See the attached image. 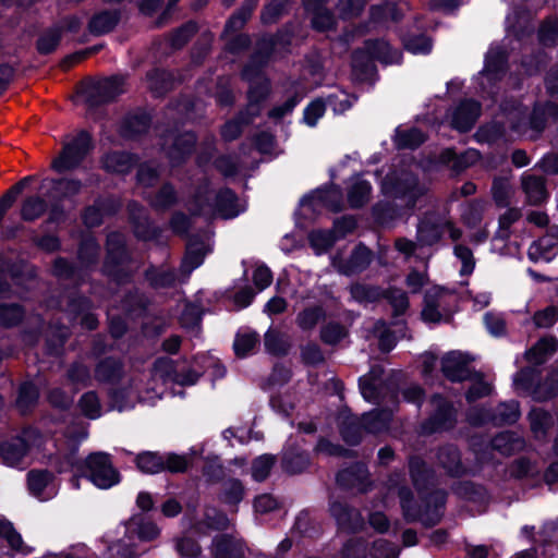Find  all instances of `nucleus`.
Listing matches in <instances>:
<instances>
[{
    "mask_svg": "<svg viewBox=\"0 0 558 558\" xmlns=\"http://www.w3.org/2000/svg\"><path fill=\"white\" fill-rule=\"evenodd\" d=\"M453 254L461 263L460 275L470 276L474 271L476 265L472 250L466 245L457 244L453 247Z\"/></svg>",
    "mask_w": 558,
    "mask_h": 558,
    "instance_id": "48",
    "label": "nucleus"
},
{
    "mask_svg": "<svg viewBox=\"0 0 558 558\" xmlns=\"http://www.w3.org/2000/svg\"><path fill=\"white\" fill-rule=\"evenodd\" d=\"M274 464L275 458L272 456L264 454L256 458L252 464V476L258 482L266 480Z\"/></svg>",
    "mask_w": 558,
    "mask_h": 558,
    "instance_id": "58",
    "label": "nucleus"
},
{
    "mask_svg": "<svg viewBox=\"0 0 558 558\" xmlns=\"http://www.w3.org/2000/svg\"><path fill=\"white\" fill-rule=\"evenodd\" d=\"M47 209V204L45 199L40 196H29L27 197L21 208V216L26 221H33L39 218Z\"/></svg>",
    "mask_w": 558,
    "mask_h": 558,
    "instance_id": "43",
    "label": "nucleus"
},
{
    "mask_svg": "<svg viewBox=\"0 0 558 558\" xmlns=\"http://www.w3.org/2000/svg\"><path fill=\"white\" fill-rule=\"evenodd\" d=\"M120 207V203L114 199L105 202L97 201L93 206L86 208L83 220L87 227H97L102 222L105 214H113Z\"/></svg>",
    "mask_w": 558,
    "mask_h": 558,
    "instance_id": "24",
    "label": "nucleus"
},
{
    "mask_svg": "<svg viewBox=\"0 0 558 558\" xmlns=\"http://www.w3.org/2000/svg\"><path fill=\"white\" fill-rule=\"evenodd\" d=\"M558 348V341L554 337H544L539 339L529 351L525 357L530 363L542 364L554 354Z\"/></svg>",
    "mask_w": 558,
    "mask_h": 558,
    "instance_id": "28",
    "label": "nucleus"
},
{
    "mask_svg": "<svg viewBox=\"0 0 558 558\" xmlns=\"http://www.w3.org/2000/svg\"><path fill=\"white\" fill-rule=\"evenodd\" d=\"M558 254L557 241H554L553 236H542L537 241L533 242L529 247V258L535 263L537 262H550Z\"/></svg>",
    "mask_w": 558,
    "mask_h": 558,
    "instance_id": "22",
    "label": "nucleus"
},
{
    "mask_svg": "<svg viewBox=\"0 0 558 558\" xmlns=\"http://www.w3.org/2000/svg\"><path fill=\"white\" fill-rule=\"evenodd\" d=\"M122 365L113 359L101 361L95 369V377L98 381L110 383L118 379L121 375Z\"/></svg>",
    "mask_w": 558,
    "mask_h": 558,
    "instance_id": "39",
    "label": "nucleus"
},
{
    "mask_svg": "<svg viewBox=\"0 0 558 558\" xmlns=\"http://www.w3.org/2000/svg\"><path fill=\"white\" fill-rule=\"evenodd\" d=\"M196 137L193 133H184L178 136L173 146L169 149L168 155L171 160L177 161L185 155L191 154L195 145Z\"/></svg>",
    "mask_w": 558,
    "mask_h": 558,
    "instance_id": "41",
    "label": "nucleus"
},
{
    "mask_svg": "<svg viewBox=\"0 0 558 558\" xmlns=\"http://www.w3.org/2000/svg\"><path fill=\"white\" fill-rule=\"evenodd\" d=\"M208 252L207 245L201 240H190L186 245V252L180 266L181 281H185L191 272L203 264L204 257Z\"/></svg>",
    "mask_w": 558,
    "mask_h": 558,
    "instance_id": "18",
    "label": "nucleus"
},
{
    "mask_svg": "<svg viewBox=\"0 0 558 558\" xmlns=\"http://www.w3.org/2000/svg\"><path fill=\"white\" fill-rule=\"evenodd\" d=\"M51 480L52 475L48 471H31L27 476L29 490L39 496Z\"/></svg>",
    "mask_w": 558,
    "mask_h": 558,
    "instance_id": "59",
    "label": "nucleus"
},
{
    "mask_svg": "<svg viewBox=\"0 0 558 558\" xmlns=\"http://www.w3.org/2000/svg\"><path fill=\"white\" fill-rule=\"evenodd\" d=\"M150 119L146 114L133 116L125 120L123 133L126 136H135L146 132L149 128Z\"/></svg>",
    "mask_w": 558,
    "mask_h": 558,
    "instance_id": "60",
    "label": "nucleus"
},
{
    "mask_svg": "<svg viewBox=\"0 0 558 558\" xmlns=\"http://www.w3.org/2000/svg\"><path fill=\"white\" fill-rule=\"evenodd\" d=\"M93 149L90 135L80 131L76 135H68L62 141L60 154L52 160L51 168L58 173L77 168Z\"/></svg>",
    "mask_w": 558,
    "mask_h": 558,
    "instance_id": "4",
    "label": "nucleus"
},
{
    "mask_svg": "<svg viewBox=\"0 0 558 558\" xmlns=\"http://www.w3.org/2000/svg\"><path fill=\"white\" fill-rule=\"evenodd\" d=\"M433 411L429 417L422 424L424 434H433L448 430L457 423V411L452 403L439 395L430 399Z\"/></svg>",
    "mask_w": 558,
    "mask_h": 558,
    "instance_id": "6",
    "label": "nucleus"
},
{
    "mask_svg": "<svg viewBox=\"0 0 558 558\" xmlns=\"http://www.w3.org/2000/svg\"><path fill=\"white\" fill-rule=\"evenodd\" d=\"M519 404L510 401L499 404L495 414L482 409H471L468 413V421L472 425H481L488 421L496 424H512L519 418Z\"/></svg>",
    "mask_w": 558,
    "mask_h": 558,
    "instance_id": "9",
    "label": "nucleus"
},
{
    "mask_svg": "<svg viewBox=\"0 0 558 558\" xmlns=\"http://www.w3.org/2000/svg\"><path fill=\"white\" fill-rule=\"evenodd\" d=\"M349 291L352 299L359 303H373L384 296V290L380 287L361 282L352 283Z\"/></svg>",
    "mask_w": 558,
    "mask_h": 558,
    "instance_id": "31",
    "label": "nucleus"
},
{
    "mask_svg": "<svg viewBox=\"0 0 558 558\" xmlns=\"http://www.w3.org/2000/svg\"><path fill=\"white\" fill-rule=\"evenodd\" d=\"M492 447L505 456H510L521 447V440L514 438L511 433H500L493 438Z\"/></svg>",
    "mask_w": 558,
    "mask_h": 558,
    "instance_id": "49",
    "label": "nucleus"
},
{
    "mask_svg": "<svg viewBox=\"0 0 558 558\" xmlns=\"http://www.w3.org/2000/svg\"><path fill=\"white\" fill-rule=\"evenodd\" d=\"M383 369L379 367L373 368L368 375L364 376L360 381V387L363 397L368 401H376L378 390L380 387L379 377Z\"/></svg>",
    "mask_w": 558,
    "mask_h": 558,
    "instance_id": "40",
    "label": "nucleus"
},
{
    "mask_svg": "<svg viewBox=\"0 0 558 558\" xmlns=\"http://www.w3.org/2000/svg\"><path fill=\"white\" fill-rule=\"evenodd\" d=\"M409 469L413 484L421 495L422 505L414 501L413 494L409 488L399 487L397 494L400 498L403 517L408 522L420 521L425 526H434L442 518L446 493L434 490L427 496L422 495L421 490L426 487L430 477L429 471L422 459L412 457L409 461Z\"/></svg>",
    "mask_w": 558,
    "mask_h": 558,
    "instance_id": "1",
    "label": "nucleus"
},
{
    "mask_svg": "<svg viewBox=\"0 0 558 558\" xmlns=\"http://www.w3.org/2000/svg\"><path fill=\"white\" fill-rule=\"evenodd\" d=\"M242 75L250 82L248 105L246 111L250 116L256 117L260 112V101H263L269 94V81L263 75L254 74L251 65L245 66Z\"/></svg>",
    "mask_w": 558,
    "mask_h": 558,
    "instance_id": "12",
    "label": "nucleus"
},
{
    "mask_svg": "<svg viewBox=\"0 0 558 558\" xmlns=\"http://www.w3.org/2000/svg\"><path fill=\"white\" fill-rule=\"evenodd\" d=\"M457 304L458 296L454 292L433 287L425 292L422 318L429 323L447 322L456 311Z\"/></svg>",
    "mask_w": 558,
    "mask_h": 558,
    "instance_id": "5",
    "label": "nucleus"
},
{
    "mask_svg": "<svg viewBox=\"0 0 558 558\" xmlns=\"http://www.w3.org/2000/svg\"><path fill=\"white\" fill-rule=\"evenodd\" d=\"M177 202V195L171 185H163L159 192L149 199L150 205L156 209H166Z\"/></svg>",
    "mask_w": 558,
    "mask_h": 558,
    "instance_id": "62",
    "label": "nucleus"
},
{
    "mask_svg": "<svg viewBox=\"0 0 558 558\" xmlns=\"http://www.w3.org/2000/svg\"><path fill=\"white\" fill-rule=\"evenodd\" d=\"M146 278L154 288L172 287L177 281L172 269L151 268L146 271Z\"/></svg>",
    "mask_w": 558,
    "mask_h": 558,
    "instance_id": "46",
    "label": "nucleus"
},
{
    "mask_svg": "<svg viewBox=\"0 0 558 558\" xmlns=\"http://www.w3.org/2000/svg\"><path fill=\"white\" fill-rule=\"evenodd\" d=\"M330 513L336 519L339 527L347 532H356L364 525V519L360 511L340 501H333L330 505Z\"/></svg>",
    "mask_w": 558,
    "mask_h": 558,
    "instance_id": "15",
    "label": "nucleus"
},
{
    "mask_svg": "<svg viewBox=\"0 0 558 558\" xmlns=\"http://www.w3.org/2000/svg\"><path fill=\"white\" fill-rule=\"evenodd\" d=\"M108 256L105 262V272L117 281H122L120 271L116 269L118 266H123L126 260L124 250V238L120 233H111L107 239Z\"/></svg>",
    "mask_w": 558,
    "mask_h": 558,
    "instance_id": "13",
    "label": "nucleus"
},
{
    "mask_svg": "<svg viewBox=\"0 0 558 558\" xmlns=\"http://www.w3.org/2000/svg\"><path fill=\"white\" fill-rule=\"evenodd\" d=\"M213 558H245L244 543L230 535H218L210 546Z\"/></svg>",
    "mask_w": 558,
    "mask_h": 558,
    "instance_id": "16",
    "label": "nucleus"
},
{
    "mask_svg": "<svg viewBox=\"0 0 558 558\" xmlns=\"http://www.w3.org/2000/svg\"><path fill=\"white\" fill-rule=\"evenodd\" d=\"M389 304L392 306L395 315H402L409 307V298L408 294L398 288H390L388 290H384V296Z\"/></svg>",
    "mask_w": 558,
    "mask_h": 558,
    "instance_id": "50",
    "label": "nucleus"
},
{
    "mask_svg": "<svg viewBox=\"0 0 558 558\" xmlns=\"http://www.w3.org/2000/svg\"><path fill=\"white\" fill-rule=\"evenodd\" d=\"M392 418V411L376 409L362 416L361 427L367 433L378 434L388 429Z\"/></svg>",
    "mask_w": 558,
    "mask_h": 558,
    "instance_id": "23",
    "label": "nucleus"
},
{
    "mask_svg": "<svg viewBox=\"0 0 558 558\" xmlns=\"http://www.w3.org/2000/svg\"><path fill=\"white\" fill-rule=\"evenodd\" d=\"M259 343L256 332L238 333L233 343L234 352L238 357H245L252 353Z\"/></svg>",
    "mask_w": 558,
    "mask_h": 558,
    "instance_id": "45",
    "label": "nucleus"
},
{
    "mask_svg": "<svg viewBox=\"0 0 558 558\" xmlns=\"http://www.w3.org/2000/svg\"><path fill=\"white\" fill-rule=\"evenodd\" d=\"M481 113V105L474 100L462 101L453 111L451 124L454 129L469 131Z\"/></svg>",
    "mask_w": 558,
    "mask_h": 558,
    "instance_id": "20",
    "label": "nucleus"
},
{
    "mask_svg": "<svg viewBox=\"0 0 558 558\" xmlns=\"http://www.w3.org/2000/svg\"><path fill=\"white\" fill-rule=\"evenodd\" d=\"M364 58L378 60L383 63H396L400 60V53L395 50L390 45L383 40H367L365 41L364 48L355 50L352 54V64L356 68Z\"/></svg>",
    "mask_w": 558,
    "mask_h": 558,
    "instance_id": "10",
    "label": "nucleus"
},
{
    "mask_svg": "<svg viewBox=\"0 0 558 558\" xmlns=\"http://www.w3.org/2000/svg\"><path fill=\"white\" fill-rule=\"evenodd\" d=\"M506 120L511 131L524 134L530 128L536 134L543 132L548 122L558 121V105L553 102L536 104L527 121V110L518 101L502 106Z\"/></svg>",
    "mask_w": 558,
    "mask_h": 558,
    "instance_id": "2",
    "label": "nucleus"
},
{
    "mask_svg": "<svg viewBox=\"0 0 558 558\" xmlns=\"http://www.w3.org/2000/svg\"><path fill=\"white\" fill-rule=\"evenodd\" d=\"M257 2L258 0H246L242 8L226 23L225 34L227 35L241 29L251 17L252 12L257 5Z\"/></svg>",
    "mask_w": 558,
    "mask_h": 558,
    "instance_id": "35",
    "label": "nucleus"
},
{
    "mask_svg": "<svg viewBox=\"0 0 558 558\" xmlns=\"http://www.w3.org/2000/svg\"><path fill=\"white\" fill-rule=\"evenodd\" d=\"M135 462L137 468L144 473L156 474L165 471L163 457L157 452H142L137 454Z\"/></svg>",
    "mask_w": 558,
    "mask_h": 558,
    "instance_id": "36",
    "label": "nucleus"
},
{
    "mask_svg": "<svg viewBox=\"0 0 558 558\" xmlns=\"http://www.w3.org/2000/svg\"><path fill=\"white\" fill-rule=\"evenodd\" d=\"M308 241L316 254H322L332 246L336 238L331 231L314 230L308 234Z\"/></svg>",
    "mask_w": 558,
    "mask_h": 558,
    "instance_id": "53",
    "label": "nucleus"
},
{
    "mask_svg": "<svg viewBox=\"0 0 558 558\" xmlns=\"http://www.w3.org/2000/svg\"><path fill=\"white\" fill-rule=\"evenodd\" d=\"M130 217L134 223V231L136 236L143 240L153 239L156 235V230L150 227L144 208L137 203L129 204Z\"/></svg>",
    "mask_w": 558,
    "mask_h": 558,
    "instance_id": "27",
    "label": "nucleus"
},
{
    "mask_svg": "<svg viewBox=\"0 0 558 558\" xmlns=\"http://www.w3.org/2000/svg\"><path fill=\"white\" fill-rule=\"evenodd\" d=\"M174 542L177 551L183 558H198L202 554V547L192 537L182 536Z\"/></svg>",
    "mask_w": 558,
    "mask_h": 558,
    "instance_id": "57",
    "label": "nucleus"
},
{
    "mask_svg": "<svg viewBox=\"0 0 558 558\" xmlns=\"http://www.w3.org/2000/svg\"><path fill=\"white\" fill-rule=\"evenodd\" d=\"M254 117L242 113L238 120H231L225 123L221 129V136L225 141H233L242 133V124H248Z\"/></svg>",
    "mask_w": 558,
    "mask_h": 558,
    "instance_id": "56",
    "label": "nucleus"
},
{
    "mask_svg": "<svg viewBox=\"0 0 558 558\" xmlns=\"http://www.w3.org/2000/svg\"><path fill=\"white\" fill-rule=\"evenodd\" d=\"M306 10L313 11L312 24L318 31H328L335 25L333 15L326 9L322 8L325 0H303Z\"/></svg>",
    "mask_w": 558,
    "mask_h": 558,
    "instance_id": "25",
    "label": "nucleus"
},
{
    "mask_svg": "<svg viewBox=\"0 0 558 558\" xmlns=\"http://www.w3.org/2000/svg\"><path fill=\"white\" fill-rule=\"evenodd\" d=\"M122 93H124V77L112 76L88 85L84 96L88 106L97 107L112 101Z\"/></svg>",
    "mask_w": 558,
    "mask_h": 558,
    "instance_id": "7",
    "label": "nucleus"
},
{
    "mask_svg": "<svg viewBox=\"0 0 558 558\" xmlns=\"http://www.w3.org/2000/svg\"><path fill=\"white\" fill-rule=\"evenodd\" d=\"M530 425L535 437H544L553 425L550 413L543 409H533L529 414Z\"/></svg>",
    "mask_w": 558,
    "mask_h": 558,
    "instance_id": "38",
    "label": "nucleus"
},
{
    "mask_svg": "<svg viewBox=\"0 0 558 558\" xmlns=\"http://www.w3.org/2000/svg\"><path fill=\"white\" fill-rule=\"evenodd\" d=\"M347 336L345 328L338 323H329L320 330V339L327 344H336Z\"/></svg>",
    "mask_w": 558,
    "mask_h": 558,
    "instance_id": "64",
    "label": "nucleus"
},
{
    "mask_svg": "<svg viewBox=\"0 0 558 558\" xmlns=\"http://www.w3.org/2000/svg\"><path fill=\"white\" fill-rule=\"evenodd\" d=\"M128 530L137 535L141 541L149 542L160 534L158 526L142 517H133L128 523Z\"/></svg>",
    "mask_w": 558,
    "mask_h": 558,
    "instance_id": "30",
    "label": "nucleus"
},
{
    "mask_svg": "<svg viewBox=\"0 0 558 558\" xmlns=\"http://www.w3.org/2000/svg\"><path fill=\"white\" fill-rule=\"evenodd\" d=\"M325 316L326 313L323 306H310L298 314L296 324L302 330H312Z\"/></svg>",
    "mask_w": 558,
    "mask_h": 558,
    "instance_id": "37",
    "label": "nucleus"
},
{
    "mask_svg": "<svg viewBox=\"0 0 558 558\" xmlns=\"http://www.w3.org/2000/svg\"><path fill=\"white\" fill-rule=\"evenodd\" d=\"M102 168L108 172L126 173L134 163V158L124 151H113L106 154L101 159Z\"/></svg>",
    "mask_w": 558,
    "mask_h": 558,
    "instance_id": "26",
    "label": "nucleus"
},
{
    "mask_svg": "<svg viewBox=\"0 0 558 558\" xmlns=\"http://www.w3.org/2000/svg\"><path fill=\"white\" fill-rule=\"evenodd\" d=\"M521 184L526 195L527 203L531 205H538L548 196L545 180L541 177L524 174L521 178Z\"/></svg>",
    "mask_w": 558,
    "mask_h": 558,
    "instance_id": "21",
    "label": "nucleus"
},
{
    "mask_svg": "<svg viewBox=\"0 0 558 558\" xmlns=\"http://www.w3.org/2000/svg\"><path fill=\"white\" fill-rule=\"evenodd\" d=\"M425 134L418 129L398 131L396 134V145L398 148L414 149L425 141Z\"/></svg>",
    "mask_w": 558,
    "mask_h": 558,
    "instance_id": "44",
    "label": "nucleus"
},
{
    "mask_svg": "<svg viewBox=\"0 0 558 558\" xmlns=\"http://www.w3.org/2000/svg\"><path fill=\"white\" fill-rule=\"evenodd\" d=\"M80 408L83 414L89 418H97L100 415V402L93 391L86 392L80 399Z\"/></svg>",
    "mask_w": 558,
    "mask_h": 558,
    "instance_id": "63",
    "label": "nucleus"
},
{
    "mask_svg": "<svg viewBox=\"0 0 558 558\" xmlns=\"http://www.w3.org/2000/svg\"><path fill=\"white\" fill-rule=\"evenodd\" d=\"M146 77L149 89L156 95H161L172 87V77L167 71L153 70Z\"/></svg>",
    "mask_w": 558,
    "mask_h": 558,
    "instance_id": "42",
    "label": "nucleus"
},
{
    "mask_svg": "<svg viewBox=\"0 0 558 558\" xmlns=\"http://www.w3.org/2000/svg\"><path fill=\"white\" fill-rule=\"evenodd\" d=\"M373 259V253L365 245H357L348 258L339 255L332 257V266L344 276H352L365 270Z\"/></svg>",
    "mask_w": 558,
    "mask_h": 558,
    "instance_id": "11",
    "label": "nucleus"
},
{
    "mask_svg": "<svg viewBox=\"0 0 558 558\" xmlns=\"http://www.w3.org/2000/svg\"><path fill=\"white\" fill-rule=\"evenodd\" d=\"M368 471L365 464L356 463L337 474V482L344 488L356 489L360 493L367 490L369 486Z\"/></svg>",
    "mask_w": 558,
    "mask_h": 558,
    "instance_id": "17",
    "label": "nucleus"
},
{
    "mask_svg": "<svg viewBox=\"0 0 558 558\" xmlns=\"http://www.w3.org/2000/svg\"><path fill=\"white\" fill-rule=\"evenodd\" d=\"M512 187L507 179L497 178L492 185L493 198L498 207H507L512 196Z\"/></svg>",
    "mask_w": 558,
    "mask_h": 558,
    "instance_id": "47",
    "label": "nucleus"
},
{
    "mask_svg": "<svg viewBox=\"0 0 558 558\" xmlns=\"http://www.w3.org/2000/svg\"><path fill=\"white\" fill-rule=\"evenodd\" d=\"M425 193L426 189L420 185L414 177H408L405 179V186L397 191L399 196L407 198L408 206H414L416 199Z\"/></svg>",
    "mask_w": 558,
    "mask_h": 558,
    "instance_id": "54",
    "label": "nucleus"
},
{
    "mask_svg": "<svg viewBox=\"0 0 558 558\" xmlns=\"http://www.w3.org/2000/svg\"><path fill=\"white\" fill-rule=\"evenodd\" d=\"M89 480L99 488H109L119 482V473L106 453H93L85 461Z\"/></svg>",
    "mask_w": 558,
    "mask_h": 558,
    "instance_id": "8",
    "label": "nucleus"
},
{
    "mask_svg": "<svg viewBox=\"0 0 558 558\" xmlns=\"http://www.w3.org/2000/svg\"><path fill=\"white\" fill-rule=\"evenodd\" d=\"M437 458L442 468L451 475H460L463 473L460 453L454 446L440 448Z\"/></svg>",
    "mask_w": 558,
    "mask_h": 558,
    "instance_id": "32",
    "label": "nucleus"
},
{
    "mask_svg": "<svg viewBox=\"0 0 558 558\" xmlns=\"http://www.w3.org/2000/svg\"><path fill=\"white\" fill-rule=\"evenodd\" d=\"M444 156L448 160L453 159V168L458 171H461L470 166H473L481 158V155L476 149H468L459 156H456L454 151H452L451 149H447Z\"/></svg>",
    "mask_w": 558,
    "mask_h": 558,
    "instance_id": "51",
    "label": "nucleus"
},
{
    "mask_svg": "<svg viewBox=\"0 0 558 558\" xmlns=\"http://www.w3.org/2000/svg\"><path fill=\"white\" fill-rule=\"evenodd\" d=\"M441 222L436 223L429 219H424L417 227V242L421 245H433L441 239Z\"/></svg>",
    "mask_w": 558,
    "mask_h": 558,
    "instance_id": "33",
    "label": "nucleus"
},
{
    "mask_svg": "<svg viewBox=\"0 0 558 558\" xmlns=\"http://www.w3.org/2000/svg\"><path fill=\"white\" fill-rule=\"evenodd\" d=\"M119 21L116 11H104L96 14L89 22V31L95 35L106 34L114 28Z\"/></svg>",
    "mask_w": 558,
    "mask_h": 558,
    "instance_id": "34",
    "label": "nucleus"
},
{
    "mask_svg": "<svg viewBox=\"0 0 558 558\" xmlns=\"http://www.w3.org/2000/svg\"><path fill=\"white\" fill-rule=\"evenodd\" d=\"M29 432H24L23 436L14 437L4 441L0 446V457L3 463L14 466L17 465L28 451L27 437Z\"/></svg>",
    "mask_w": 558,
    "mask_h": 558,
    "instance_id": "19",
    "label": "nucleus"
},
{
    "mask_svg": "<svg viewBox=\"0 0 558 558\" xmlns=\"http://www.w3.org/2000/svg\"><path fill=\"white\" fill-rule=\"evenodd\" d=\"M372 186L369 182L355 179L348 190V203L351 208H360L368 203L371 198Z\"/></svg>",
    "mask_w": 558,
    "mask_h": 558,
    "instance_id": "29",
    "label": "nucleus"
},
{
    "mask_svg": "<svg viewBox=\"0 0 558 558\" xmlns=\"http://www.w3.org/2000/svg\"><path fill=\"white\" fill-rule=\"evenodd\" d=\"M441 372L451 381H463L472 378L469 361L459 352H449L441 359Z\"/></svg>",
    "mask_w": 558,
    "mask_h": 558,
    "instance_id": "14",
    "label": "nucleus"
},
{
    "mask_svg": "<svg viewBox=\"0 0 558 558\" xmlns=\"http://www.w3.org/2000/svg\"><path fill=\"white\" fill-rule=\"evenodd\" d=\"M190 211L193 215L215 216L220 215L223 218H232L239 214L238 197L230 189L220 190L215 199H211V193L208 184L199 186L190 204Z\"/></svg>",
    "mask_w": 558,
    "mask_h": 558,
    "instance_id": "3",
    "label": "nucleus"
},
{
    "mask_svg": "<svg viewBox=\"0 0 558 558\" xmlns=\"http://www.w3.org/2000/svg\"><path fill=\"white\" fill-rule=\"evenodd\" d=\"M38 399V390L35 385L25 383L20 387L16 400L17 407L22 412H26Z\"/></svg>",
    "mask_w": 558,
    "mask_h": 558,
    "instance_id": "61",
    "label": "nucleus"
},
{
    "mask_svg": "<svg viewBox=\"0 0 558 558\" xmlns=\"http://www.w3.org/2000/svg\"><path fill=\"white\" fill-rule=\"evenodd\" d=\"M399 547L390 541L380 538L373 543L371 548L372 558H398Z\"/></svg>",
    "mask_w": 558,
    "mask_h": 558,
    "instance_id": "55",
    "label": "nucleus"
},
{
    "mask_svg": "<svg viewBox=\"0 0 558 558\" xmlns=\"http://www.w3.org/2000/svg\"><path fill=\"white\" fill-rule=\"evenodd\" d=\"M244 496V487L239 480H229L222 485L221 500L225 504L238 505Z\"/></svg>",
    "mask_w": 558,
    "mask_h": 558,
    "instance_id": "52",
    "label": "nucleus"
}]
</instances>
